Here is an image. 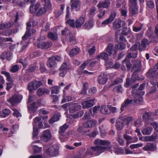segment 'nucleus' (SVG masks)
Segmentation results:
<instances>
[{
	"label": "nucleus",
	"instance_id": "51",
	"mask_svg": "<svg viewBox=\"0 0 158 158\" xmlns=\"http://www.w3.org/2000/svg\"><path fill=\"white\" fill-rule=\"evenodd\" d=\"M1 73L5 75L7 77V80L9 81H11L12 79L10 77V75L9 73L6 72L5 71H2Z\"/></svg>",
	"mask_w": 158,
	"mask_h": 158
},
{
	"label": "nucleus",
	"instance_id": "54",
	"mask_svg": "<svg viewBox=\"0 0 158 158\" xmlns=\"http://www.w3.org/2000/svg\"><path fill=\"white\" fill-rule=\"evenodd\" d=\"M48 10L44 7L43 8H40L37 12L38 15H42L45 13Z\"/></svg>",
	"mask_w": 158,
	"mask_h": 158
},
{
	"label": "nucleus",
	"instance_id": "34",
	"mask_svg": "<svg viewBox=\"0 0 158 158\" xmlns=\"http://www.w3.org/2000/svg\"><path fill=\"white\" fill-rule=\"evenodd\" d=\"M152 130V127H149L143 129L142 132L144 135H149L151 134Z\"/></svg>",
	"mask_w": 158,
	"mask_h": 158
},
{
	"label": "nucleus",
	"instance_id": "44",
	"mask_svg": "<svg viewBox=\"0 0 158 158\" xmlns=\"http://www.w3.org/2000/svg\"><path fill=\"white\" fill-rule=\"evenodd\" d=\"M66 23L69 25L71 27H76L75 20L73 19H68L66 22Z\"/></svg>",
	"mask_w": 158,
	"mask_h": 158
},
{
	"label": "nucleus",
	"instance_id": "21",
	"mask_svg": "<svg viewBox=\"0 0 158 158\" xmlns=\"http://www.w3.org/2000/svg\"><path fill=\"white\" fill-rule=\"evenodd\" d=\"M12 56L11 53L9 52H4L2 53L0 56V59L2 60L5 59L7 60H10Z\"/></svg>",
	"mask_w": 158,
	"mask_h": 158
},
{
	"label": "nucleus",
	"instance_id": "27",
	"mask_svg": "<svg viewBox=\"0 0 158 158\" xmlns=\"http://www.w3.org/2000/svg\"><path fill=\"white\" fill-rule=\"evenodd\" d=\"M49 93V90L47 89L40 88L37 90V94L39 96H42L45 93Z\"/></svg>",
	"mask_w": 158,
	"mask_h": 158
},
{
	"label": "nucleus",
	"instance_id": "39",
	"mask_svg": "<svg viewBox=\"0 0 158 158\" xmlns=\"http://www.w3.org/2000/svg\"><path fill=\"white\" fill-rule=\"evenodd\" d=\"M69 63L68 62L64 63L61 65L60 70H65L69 69Z\"/></svg>",
	"mask_w": 158,
	"mask_h": 158
},
{
	"label": "nucleus",
	"instance_id": "31",
	"mask_svg": "<svg viewBox=\"0 0 158 158\" xmlns=\"http://www.w3.org/2000/svg\"><path fill=\"white\" fill-rule=\"evenodd\" d=\"M108 54L106 52H102L97 56V59L102 58L106 61H107L109 58Z\"/></svg>",
	"mask_w": 158,
	"mask_h": 158
},
{
	"label": "nucleus",
	"instance_id": "18",
	"mask_svg": "<svg viewBox=\"0 0 158 158\" xmlns=\"http://www.w3.org/2000/svg\"><path fill=\"white\" fill-rule=\"evenodd\" d=\"M94 99H90L83 101L81 103L83 108H88L93 106L94 104Z\"/></svg>",
	"mask_w": 158,
	"mask_h": 158
},
{
	"label": "nucleus",
	"instance_id": "4",
	"mask_svg": "<svg viewBox=\"0 0 158 158\" xmlns=\"http://www.w3.org/2000/svg\"><path fill=\"white\" fill-rule=\"evenodd\" d=\"M42 84V82L40 81H33L29 83L27 89L29 92L32 93L33 90H36Z\"/></svg>",
	"mask_w": 158,
	"mask_h": 158
},
{
	"label": "nucleus",
	"instance_id": "12",
	"mask_svg": "<svg viewBox=\"0 0 158 158\" xmlns=\"http://www.w3.org/2000/svg\"><path fill=\"white\" fill-rule=\"evenodd\" d=\"M40 102L38 101L37 102H34L32 104L28 105L27 108L29 112H34L36 111L39 106H40Z\"/></svg>",
	"mask_w": 158,
	"mask_h": 158
},
{
	"label": "nucleus",
	"instance_id": "41",
	"mask_svg": "<svg viewBox=\"0 0 158 158\" xmlns=\"http://www.w3.org/2000/svg\"><path fill=\"white\" fill-rule=\"evenodd\" d=\"M93 25V22L91 20H89L88 22L85 23L84 25L85 28L86 29H90Z\"/></svg>",
	"mask_w": 158,
	"mask_h": 158
},
{
	"label": "nucleus",
	"instance_id": "63",
	"mask_svg": "<svg viewBox=\"0 0 158 158\" xmlns=\"http://www.w3.org/2000/svg\"><path fill=\"white\" fill-rule=\"evenodd\" d=\"M134 103L137 104H141L143 101V98H142L139 97L138 98L135 99Z\"/></svg>",
	"mask_w": 158,
	"mask_h": 158
},
{
	"label": "nucleus",
	"instance_id": "49",
	"mask_svg": "<svg viewBox=\"0 0 158 158\" xmlns=\"http://www.w3.org/2000/svg\"><path fill=\"white\" fill-rule=\"evenodd\" d=\"M2 25V27L3 28V29L7 28H10L13 25V24L12 23L8 22L6 23H3L1 24Z\"/></svg>",
	"mask_w": 158,
	"mask_h": 158
},
{
	"label": "nucleus",
	"instance_id": "60",
	"mask_svg": "<svg viewBox=\"0 0 158 158\" xmlns=\"http://www.w3.org/2000/svg\"><path fill=\"white\" fill-rule=\"evenodd\" d=\"M100 108V107L98 106H95L94 107H93V108H90L89 110V111L91 113V114H92V110L93 112L94 113V114H95V113H96L97 112V111Z\"/></svg>",
	"mask_w": 158,
	"mask_h": 158
},
{
	"label": "nucleus",
	"instance_id": "29",
	"mask_svg": "<svg viewBox=\"0 0 158 158\" xmlns=\"http://www.w3.org/2000/svg\"><path fill=\"white\" fill-rule=\"evenodd\" d=\"M133 101V100L132 99L130 100L128 98L127 99L122 105V106L120 109L121 110V112L124 110V109L126 108L128 105L131 103Z\"/></svg>",
	"mask_w": 158,
	"mask_h": 158
},
{
	"label": "nucleus",
	"instance_id": "26",
	"mask_svg": "<svg viewBox=\"0 0 158 158\" xmlns=\"http://www.w3.org/2000/svg\"><path fill=\"white\" fill-rule=\"evenodd\" d=\"M56 64L55 60L52 56L49 57L47 62V66L50 68L54 67Z\"/></svg>",
	"mask_w": 158,
	"mask_h": 158
},
{
	"label": "nucleus",
	"instance_id": "11",
	"mask_svg": "<svg viewBox=\"0 0 158 158\" xmlns=\"http://www.w3.org/2000/svg\"><path fill=\"white\" fill-rule=\"evenodd\" d=\"M90 61V60H87L85 61L77 69V72L79 75H82L83 73L84 74L88 73L89 72L88 71L86 70L83 71V70L85 68L86 65L89 63Z\"/></svg>",
	"mask_w": 158,
	"mask_h": 158
},
{
	"label": "nucleus",
	"instance_id": "6",
	"mask_svg": "<svg viewBox=\"0 0 158 158\" xmlns=\"http://www.w3.org/2000/svg\"><path fill=\"white\" fill-rule=\"evenodd\" d=\"M131 117H119V130H121L125 125H128L132 120Z\"/></svg>",
	"mask_w": 158,
	"mask_h": 158
},
{
	"label": "nucleus",
	"instance_id": "19",
	"mask_svg": "<svg viewBox=\"0 0 158 158\" xmlns=\"http://www.w3.org/2000/svg\"><path fill=\"white\" fill-rule=\"evenodd\" d=\"M156 149V145L152 143H147L146 146L143 148L144 151H153Z\"/></svg>",
	"mask_w": 158,
	"mask_h": 158
},
{
	"label": "nucleus",
	"instance_id": "56",
	"mask_svg": "<svg viewBox=\"0 0 158 158\" xmlns=\"http://www.w3.org/2000/svg\"><path fill=\"white\" fill-rule=\"evenodd\" d=\"M13 110L14 112L13 113V115L15 117L18 118L21 116V114L19 112V110L16 109H13Z\"/></svg>",
	"mask_w": 158,
	"mask_h": 158
},
{
	"label": "nucleus",
	"instance_id": "24",
	"mask_svg": "<svg viewBox=\"0 0 158 158\" xmlns=\"http://www.w3.org/2000/svg\"><path fill=\"white\" fill-rule=\"evenodd\" d=\"M84 22V18L82 17H80L77 19L75 22L76 27L77 28L81 27Z\"/></svg>",
	"mask_w": 158,
	"mask_h": 158
},
{
	"label": "nucleus",
	"instance_id": "8",
	"mask_svg": "<svg viewBox=\"0 0 158 158\" xmlns=\"http://www.w3.org/2000/svg\"><path fill=\"white\" fill-rule=\"evenodd\" d=\"M52 137L51 133L49 130L44 131L40 136L41 140L44 142H47L49 141Z\"/></svg>",
	"mask_w": 158,
	"mask_h": 158
},
{
	"label": "nucleus",
	"instance_id": "40",
	"mask_svg": "<svg viewBox=\"0 0 158 158\" xmlns=\"http://www.w3.org/2000/svg\"><path fill=\"white\" fill-rule=\"evenodd\" d=\"M10 111L8 109H5L2 113L0 114V115L2 117H5L10 114Z\"/></svg>",
	"mask_w": 158,
	"mask_h": 158
},
{
	"label": "nucleus",
	"instance_id": "47",
	"mask_svg": "<svg viewBox=\"0 0 158 158\" xmlns=\"http://www.w3.org/2000/svg\"><path fill=\"white\" fill-rule=\"evenodd\" d=\"M44 2L45 4L44 7L48 10L51 9V4L50 0H45Z\"/></svg>",
	"mask_w": 158,
	"mask_h": 158
},
{
	"label": "nucleus",
	"instance_id": "37",
	"mask_svg": "<svg viewBox=\"0 0 158 158\" xmlns=\"http://www.w3.org/2000/svg\"><path fill=\"white\" fill-rule=\"evenodd\" d=\"M139 77L138 76H136V78H134V79H132V77L131 78V80L129 78H127L126 79V85L128 86H129L131 84L134 83L136 80H138Z\"/></svg>",
	"mask_w": 158,
	"mask_h": 158
},
{
	"label": "nucleus",
	"instance_id": "1",
	"mask_svg": "<svg viewBox=\"0 0 158 158\" xmlns=\"http://www.w3.org/2000/svg\"><path fill=\"white\" fill-rule=\"evenodd\" d=\"M94 144L97 146L92 147L90 149L87 150L85 153V154L83 156V157L94 154L99 155L101 153L111 148L110 146L111 142L107 140L97 139L94 141Z\"/></svg>",
	"mask_w": 158,
	"mask_h": 158
},
{
	"label": "nucleus",
	"instance_id": "45",
	"mask_svg": "<svg viewBox=\"0 0 158 158\" xmlns=\"http://www.w3.org/2000/svg\"><path fill=\"white\" fill-rule=\"evenodd\" d=\"M85 127L82 126L79 127L78 129L77 130L78 132L81 133L82 134H85L88 132L86 131V129L85 128ZM89 131H88V132Z\"/></svg>",
	"mask_w": 158,
	"mask_h": 158
},
{
	"label": "nucleus",
	"instance_id": "36",
	"mask_svg": "<svg viewBox=\"0 0 158 158\" xmlns=\"http://www.w3.org/2000/svg\"><path fill=\"white\" fill-rule=\"evenodd\" d=\"M34 5L33 4H31L30 7V11L31 13L33 14L35 13L38 10L40 6V4L39 3H37L34 6L35 8V10L34 11L31 10V8H33Z\"/></svg>",
	"mask_w": 158,
	"mask_h": 158
},
{
	"label": "nucleus",
	"instance_id": "46",
	"mask_svg": "<svg viewBox=\"0 0 158 158\" xmlns=\"http://www.w3.org/2000/svg\"><path fill=\"white\" fill-rule=\"evenodd\" d=\"M38 66L36 64L30 65L29 66L28 70L29 72H33L37 68H38Z\"/></svg>",
	"mask_w": 158,
	"mask_h": 158
},
{
	"label": "nucleus",
	"instance_id": "14",
	"mask_svg": "<svg viewBox=\"0 0 158 158\" xmlns=\"http://www.w3.org/2000/svg\"><path fill=\"white\" fill-rule=\"evenodd\" d=\"M69 110L70 113H73L76 111L80 110L81 106L80 105H78L77 103L69 102Z\"/></svg>",
	"mask_w": 158,
	"mask_h": 158
},
{
	"label": "nucleus",
	"instance_id": "33",
	"mask_svg": "<svg viewBox=\"0 0 158 158\" xmlns=\"http://www.w3.org/2000/svg\"><path fill=\"white\" fill-rule=\"evenodd\" d=\"M47 36L49 39L52 41H55L58 39L57 34L52 32H49Z\"/></svg>",
	"mask_w": 158,
	"mask_h": 158
},
{
	"label": "nucleus",
	"instance_id": "57",
	"mask_svg": "<svg viewBox=\"0 0 158 158\" xmlns=\"http://www.w3.org/2000/svg\"><path fill=\"white\" fill-rule=\"evenodd\" d=\"M113 28L114 30L118 28V20L116 19L113 23Z\"/></svg>",
	"mask_w": 158,
	"mask_h": 158
},
{
	"label": "nucleus",
	"instance_id": "13",
	"mask_svg": "<svg viewBox=\"0 0 158 158\" xmlns=\"http://www.w3.org/2000/svg\"><path fill=\"white\" fill-rule=\"evenodd\" d=\"M97 121L94 119L88 120L83 123L85 128H91L94 127L97 123Z\"/></svg>",
	"mask_w": 158,
	"mask_h": 158
},
{
	"label": "nucleus",
	"instance_id": "48",
	"mask_svg": "<svg viewBox=\"0 0 158 158\" xmlns=\"http://www.w3.org/2000/svg\"><path fill=\"white\" fill-rule=\"evenodd\" d=\"M12 2L13 4H16L18 6L20 7H22L24 4V2H23L20 0H13Z\"/></svg>",
	"mask_w": 158,
	"mask_h": 158
},
{
	"label": "nucleus",
	"instance_id": "28",
	"mask_svg": "<svg viewBox=\"0 0 158 158\" xmlns=\"http://www.w3.org/2000/svg\"><path fill=\"white\" fill-rule=\"evenodd\" d=\"M100 111L101 113L103 114H110L109 107L106 106H102L100 109Z\"/></svg>",
	"mask_w": 158,
	"mask_h": 158
},
{
	"label": "nucleus",
	"instance_id": "16",
	"mask_svg": "<svg viewBox=\"0 0 158 158\" xmlns=\"http://www.w3.org/2000/svg\"><path fill=\"white\" fill-rule=\"evenodd\" d=\"M45 153L49 156H53L58 154L59 151L57 149H55L53 148H50L46 150Z\"/></svg>",
	"mask_w": 158,
	"mask_h": 158
},
{
	"label": "nucleus",
	"instance_id": "50",
	"mask_svg": "<svg viewBox=\"0 0 158 158\" xmlns=\"http://www.w3.org/2000/svg\"><path fill=\"white\" fill-rule=\"evenodd\" d=\"M59 88L58 86H55L51 88L52 94H58L59 91Z\"/></svg>",
	"mask_w": 158,
	"mask_h": 158
},
{
	"label": "nucleus",
	"instance_id": "64",
	"mask_svg": "<svg viewBox=\"0 0 158 158\" xmlns=\"http://www.w3.org/2000/svg\"><path fill=\"white\" fill-rule=\"evenodd\" d=\"M19 67L17 65H14L12 67V69L11 70V72L12 73H15L18 71Z\"/></svg>",
	"mask_w": 158,
	"mask_h": 158
},
{
	"label": "nucleus",
	"instance_id": "59",
	"mask_svg": "<svg viewBox=\"0 0 158 158\" xmlns=\"http://www.w3.org/2000/svg\"><path fill=\"white\" fill-rule=\"evenodd\" d=\"M39 134L38 129L37 127L34 126L33 127V136L35 137L37 136Z\"/></svg>",
	"mask_w": 158,
	"mask_h": 158
},
{
	"label": "nucleus",
	"instance_id": "5",
	"mask_svg": "<svg viewBox=\"0 0 158 158\" xmlns=\"http://www.w3.org/2000/svg\"><path fill=\"white\" fill-rule=\"evenodd\" d=\"M113 45L112 44H109L106 48V51L110 55L112 54V51L114 52L113 56L114 58L115 57L117 54V51L118 50V44H116L114 48H113Z\"/></svg>",
	"mask_w": 158,
	"mask_h": 158
},
{
	"label": "nucleus",
	"instance_id": "62",
	"mask_svg": "<svg viewBox=\"0 0 158 158\" xmlns=\"http://www.w3.org/2000/svg\"><path fill=\"white\" fill-rule=\"evenodd\" d=\"M142 27L143 25L139 27L134 26L133 27V30L135 32H138L142 29Z\"/></svg>",
	"mask_w": 158,
	"mask_h": 158
},
{
	"label": "nucleus",
	"instance_id": "42",
	"mask_svg": "<svg viewBox=\"0 0 158 158\" xmlns=\"http://www.w3.org/2000/svg\"><path fill=\"white\" fill-rule=\"evenodd\" d=\"M146 5L147 7L150 9H153L155 7L154 2L152 0L147 1L146 3Z\"/></svg>",
	"mask_w": 158,
	"mask_h": 158
},
{
	"label": "nucleus",
	"instance_id": "17",
	"mask_svg": "<svg viewBox=\"0 0 158 158\" xmlns=\"http://www.w3.org/2000/svg\"><path fill=\"white\" fill-rule=\"evenodd\" d=\"M116 15L115 11H112L109 18L103 21L102 23V25H107L112 22L114 19Z\"/></svg>",
	"mask_w": 158,
	"mask_h": 158
},
{
	"label": "nucleus",
	"instance_id": "35",
	"mask_svg": "<svg viewBox=\"0 0 158 158\" xmlns=\"http://www.w3.org/2000/svg\"><path fill=\"white\" fill-rule=\"evenodd\" d=\"M68 125L66 124H65L62 126H61L60 127V129L59 131V133L61 135H63L65 131L67 128H68Z\"/></svg>",
	"mask_w": 158,
	"mask_h": 158
},
{
	"label": "nucleus",
	"instance_id": "32",
	"mask_svg": "<svg viewBox=\"0 0 158 158\" xmlns=\"http://www.w3.org/2000/svg\"><path fill=\"white\" fill-rule=\"evenodd\" d=\"M60 119V115L59 113L55 114L53 117L49 121L50 124H52L56 121H58Z\"/></svg>",
	"mask_w": 158,
	"mask_h": 158
},
{
	"label": "nucleus",
	"instance_id": "22",
	"mask_svg": "<svg viewBox=\"0 0 158 158\" xmlns=\"http://www.w3.org/2000/svg\"><path fill=\"white\" fill-rule=\"evenodd\" d=\"M110 3V0H105L103 2H99L98 5L97 6L99 8H107L109 6Z\"/></svg>",
	"mask_w": 158,
	"mask_h": 158
},
{
	"label": "nucleus",
	"instance_id": "2",
	"mask_svg": "<svg viewBox=\"0 0 158 158\" xmlns=\"http://www.w3.org/2000/svg\"><path fill=\"white\" fill-rule=\"evenodd\" d=\"M146 75L148 78L150 83L153 85H156L157 83L156 78L158 77V72L157 69H150L146 74Z\"/></svg>",
	"mask_w": 158,
	"mask_h": 158
},
{
	"label": "nucleus",
	"instance_id": "15",
	"mask_svg": "<svg viewBox=\"0 0 158 158\" xmlns=\"http://www.w3.org/2000/svg\"><path fill=\"white\" fill-rule=\"evenodd\" d=\"M124 64H125V65L128 70H130L132 66V64L130 62V60L127 59V57L122 62V65L121 68V69L123 71L125 70L126 69L125 66L124 65Z\"/></svg>",
	"mask_w": 158,
	"mask_h": 158
},
{
	"label": "nucleus",
	"instance_id": "55",
	"mask_svg": "<svg viewBox=\"0 0 158 158\" xmlns=\"http://www.w3.org/2000/svg\"><path fill=\"white\" fill-rule=\"evenodd\" d=\"M130 33V31L128 30L127 28L126 27H125L123 28L122 32H121V35H123L126 36L128 35Z\"/></svg>",
	"mask_w": 158,
	"mask_h": 158
},
{
	"label": "nucleus",
	"instance_id": "20",
	"mask_svg": "<svg viewBox=\"0 0 158 158\" xmlns=\"http://www.w3.org/2000/svg\"><path fill=\"white\" fill-rule=\"evenodd\" d=\"M154 114L151 112H147L143 114V118L145 122L148 120L152 121Z\"/></svg>",
	"mask_w": 158,
	"mask_h": 158
},
{
	"label": "nucleus",
	"instance_id": "61",
	"mask_svg": "<svg viewBox=\"0 0 158 158\" xmlns=\"http://www.w3.org/2000/svg\"><path fill=\"white\" fill-rule=\"evenodd\" d=\"M68 35L69 36L70 42L73 41L75 40V37L71 31H69V32L68 33Z\"/></svg>",
	"mask_w": 158,
	"mask_h": 158
},
{
	"label": "nucleus",
	"instance_id": "9",
	"mask_svg": "<svg viewBox=\"0 0 158 158\" xmlns=\"http://www.w3.org/2000/svg\"><path fill=\"white\" fill-rule=\"evenodd\" d=\"M52 45V43L50 41H41L37 44V47L44 50H46Z\"/></svg>",
	"mask_w": 158,
	"mask_h": 158
},
{
	"label": "nucleus",
	"instance_id": "52",
	"mask_svg": "<svg viewBox=\"0 0 158 158\" xmlns=\"http://www.w3.org/2000/svg\"><path fill=\"white\" fill-rule=\"evenodd\" d=\"M51 97L52 99V102L54 104H55L58 101L59 98L57 95L51 94Z\"/></svg>",
	"mask_w": 158,
	"mask_h": 158
},
{
	"label": "nucleus",
	"instance_id": "30",
	"mask_svg": "<svg viewBox=\"0 0 158 158\" xmlns=\"http://www.w3.org/2000/svg\"><path fill=\"white\" fill-rule=\"evenodd\" d=\"M130 13L132 15H135L138 13V8L136 6H131L129 8Z\"/></svg>",
	"mask_w": 158,
	"mask_h": 158
},
{
	"label": "nucleus",
	"instance_id": "58",
	"mask_svg": "<svg viewBox=\"0 0 158 158\" xmlns=\"http://www.w3.org/2000/svg\"><path fill=\"white\" fill-rule=\"evenodd\" d=\"M41 121V117H36L34 119V121L33 123V126L35 127V125L36 124L38 123H39Z\"/></svg>",
	"mask_w": 158,
	"mask_h": 158
},
{
	"label": "nucleus",
	"instance_id": "25",
	"mask_svg": "<svg viewBox=\"0 0 158 158\" xmlns=\"http://www.w3.org/2000/svg\"><path fill=\"white\" fill-rule=\"evenodd\" d=\"M29 27H30V26H29L28 24H27V27L26 31L24 35L22 37V39L24 40H26L31 35V30L30 28H28Z\"/></svg>",
	"mask_w": 158,
	"mask_h": 158
},
{
	"label": "nucleus",
	"instance_id": "53",
	"mask_svg": "<svg viewBox=\"0 0 158 158\" xmlns=\"http://www.w3.org/2000/svg\"><path fill=\"white\" fill-rule=\"evenodd\" d=\"M35 142H33L32 143V146H34L33 149L34 151V152L35 153L39 152H40L41 150V148L39 147L38 146L35 145H34V143Z\"/></svg>",
	"mask_w": 158,
	"mask_h": 158
},
{
	"label": "nucleus",
	"instance_id": "38",
	"mask_svg": "<svg viewBox=\"0 0 158 158\" xmlns=\"http://www.w3.org/2000/svg\"><path fill=\"white\" fill-rule=\"evenodd\" d=\"M79 52V49L78 48H73L70 51L69 55L70 56L73 57L77 55Z\"/></svg>",
	"mask_w": 158,
	"mask_h": 158
},
{
	"label": "nucleus",
	"instance_id": "10",
	"mask_svg": "<svg viewBox=\"0 0 158 158\" xmlns=\"http://www.w3.org/2000/svg\"><path fill=\"white\" fill-rule=\"evenodd\" d=\"M71 10L78 11L80 9L81 2L80 0H71Z\"/></svg>",
	"mask_w": 158,
	"mask_h": 158
},
{
	"label": "nucleus",
	"instance_id": "43",
	"mask_svg": "<svg viewBox=\"0 0 158 158\" xmlns=\"http://www.w3.org/2000/svg\"><path fill=\"white\" fill-rule=\"evenodd\" d=\"M137 53L136 52H132L128 54L127 58L129 59L136 58L137 57Z\"/></svg>",
	"mask_w": 158,
	"mask_h": 158
},
{
	"label": "nucleus",
	"instance_id": "23",
	"mask_svg": "<svg viewBox=\"0 0 158 158\" xmlns=\"http://www.w3.org/2000/svg\"><path fill=\"white\" fill-rule=\"evenodd\" d=\"M107 80L106 76L103 74L99 75L98 78V82L101 84H105Z\"/></svg>",
	"mask_w": 158,
	"mask_h": 158
},
{
	"label": "nucleus",
	"instance_id": "3",
	"mask_svg": "<svg viewBox=\"0 0 158 158\" xmlns=\"http://www.w3.org/2000/svg\"><path fill=\"white\" fill-rule=\"evenodd\" d=\"M141 62L140 60H136L133 64V67L131 70V72H133L132 74V79L136 78V76H138L137 73L140 71L141 70Z\"/></svg>",
	"mask_w": 158,
	"mask_h": 158
},
{
	"label": "nucleus",
	"instance_id": "7",
	"mask_svg": "<svg viewBox=\"0 0 158 158\" xmlns=\"http://www.w3.org/2000/svg\"><path fill=\"white\" fill-rule=\"evenodd\" d=\"M22 98V96L15 94L8 100L7 101L12 105H15L20 103L21 101Z\"/></svg>",
	"mask_w": 158,
	"mask_h": 158
}]
</instances>
